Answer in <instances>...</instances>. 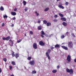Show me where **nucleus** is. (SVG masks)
<instances>
[{"mask_svg":"<svg viewBox=\"0 0 76 76\" xmlns=\"http://www.w3.org/2000/svg\"><path fill=\"white\" fill-rule=\"evenodd\" d=\"M4 18H7V16L6 15H5L4 16Z\"/></svg>","mask_w":76,"mask_h":76,"instance_id":"obj_44","label":"nucleus"},{"mask_svg":"<svg viewBox=\"0 0 76 76\" xmlns=\"http://www.w3.org/2000/svg\"><path fill=\"white\" fill-rule=\"evenodd\" d=\"M21 41H22V39H20L17 42L18 43H19V42H20Z\"/></svg>","mask_w":76,"mask_h":76,"instance_id":"obj_37","label":"nucleus"},{"mask_svg":"<svg viewBox=\"0 0 76 76\" xmlns=\"http://www.w3.org/2000/svg\"><path fill=\"white\" fill-rule=\"evenodd\" d=\"M41 34L42 35H45V33H44V32L43 31H41Z\"/></svg>","mask_w":76,"mask_h":76,"instance_id":"obj_32","label":"nucleus"},{"mask_svg":"<svg viewBox=\"0 0 76 76\" xmlns=\"http://www.w3.org/2000/svg\"><path fill=\"white\" fill-rule=\"evenodd\" d=\"M11 64H13V65H16V63H15V62L14 61H12Z\"/></svg>","mask_w":76,"mask_h":76,"instance_id":"obj_24","label":"nucleus"},{"mask_svg":"<svg viewBox=\"0 0 76 76\" xmlns=\"http://www.w3.org/2000/svg\"><path fill=\"white\" fill-rule=\"evenodd\" d=\"M25 37L26 36V34H24Z\"/></svg>","mask_w":76,"mask_h":76,"instance_id":"obj_56","label":"nucleus"},{"mask_svg":"<svg viewBox=\"0 0 76 76\" xmlns=\"http://www.w3.org/2000/svg\"><path fill=\"white\" fill-rule=\"evenodd\" d=\"M14 11H15V12H16V11H17V8H15L14 10Z\"/></svg>","mask_w":76,"mask_h":76,"instance_id":"obj_45","label":"nucleus"},{"mask_svg":"<svg viewBox=\"0 0 76 76\" xmlns=\"http://www.w3.org/2000/svg\"><path fill=\"white\" fill-rule=\"evenodd\" d=\"M0 10H1V11H3L4 10V8L3 7H1L0 8Z\"/></svg>","mask_w":76,"mask_h":76,"instance_id":"obj_17","label":"nucleus"},{"mask_svg":"<svg viewBox=\"0 0 76 76\" xmlns=\"http://www.w3.org/2000/svg\"><path fill=\"white\" fill-rule=\"evenodd\" d=\"M3 61L5 62H6L7 61V59L6 58H3Z\"/></svg>","mask_w":76,"mask_h":76,"instance_id":"obj_29","label":"nucleus"},{"mask_svg":"<svg viewBox=\"0 0 76 76\" xmlns=\"http://www.w3.org/2000/svg\"><path fill=\"white\" fill-rule=\"evenodd\" d=\"M61 20H62V21H66V18L64 17V18H61Z\"/></svg>","mask_w":76,"mask_h":76,"instance_id":"obj_11","label":"nucleus"},{"mask_svg":"<svg viewBox=\"0 0 76 76\" xmlns=\"http://www.w3.org/2000/svg\"><path fill=\"white\" fill-rule=\"evenodd\" d=\"M9 42H10V46H13V44H14V42H13L12 40V39H10L9 40Z\"/></svg>","mask_w":76,"mask_h":76,"instance_id":"obj_6","label":"nucleus"},{"mask_svg":"<svg viewBox=\"0 0 76 76\" xmlns=\"http://www.w3.org/2000/svg\"><path fill=\"white\" fill-rule=\"evenodd\" d=\"M28 8L27 7H26L24 9L25 12H27V11H28Z\"/></svg>","mask_w":76,"mask_h":76,"instance_id":"obj_26","label":"nucleus"},{"mask_svg":"<svg viewBox=\"0 0 76 76\" xmlns=\"http://www.w3.org/2000/svg\"><path fill=\"white\" fill-rule=\"evenodd\" d=\"M62 48H63L65 50H68V48L67 47L65 46H61Z\"/></svg>","mask_w":76,"mask_h":76,"instance_id":"obj_13","label":"nucleus"},{"mask_svg":"<svg viewBox=\"0 0 76 76\" xmlns=\"http://www.w3.org/2000/svg\"><path fill=\"white\" fill-rule=\"evenodd\" d=\"M66 70L67 72V73H69L70 74H72V73H73V71L72 69H71L70 70L69 69L67 68Z\"/></svg>","mask_w":76,"mask_h":76,"instance_id":"obj_1","label":"nucleus"},{"mask_svg":"<svg viewBox=\"0 0 76 76\" xmlns=\"http://www.w3.org/2000/svg\"><path fill=\"white\" fill-rule=\"evenodd\" d=\"M37 73V72L35 71H33L31 73L32 74H35V73Z\"/></svg>","mask_w":76,"mask_h":76,"instance_id":"obj_28","label":"nucleus"},{"mask_svg":"<svg viewBox=\"0 0 76 76\" xmlns=\"http://www.w3.org/2000/svg\"><path fill=\"white\" fill-rule=\"evenodd\" d=\"M58 7H59V8L62 9H64V7L62 6V5H58Z\"/></svg>","mask_w":76,"mask_h":76,"instance_id":"obj_15","label":"nucleus"},{"mask_svg":"<svg viewBox=\"0 0 76 76\" xmlns=\"http://www.w3.org/2000/svg\"><path fill=\"white\" fill-rule=\"evenodd\" d=\"M47 52H48V53H51V50L50 49H48Z\"/></svg>","mask_w":76,"mask_h":76,"instance_id":"obj_34","label":"nucleus"},{"mask_svg":"<svg viewBox=\"0 0 76 76\" xmlns=\"http://www.w3.org/2000/svg\"><path fill=\"white\" fill-rule=\"evenodd\" d=\"M49 10V8H47L46 9H45L44 10L45 12H47V11H48Z\"/></svg>","mask_w":76,"mask_h":76,"instance_id":"obj_25","label":"nucleus"},{"mask_svg":"<svg viewBox=\"0 0 76 76\" xmlns=\"http://www.w3.org/2000/svg\"><path fill=\"white\" fill-rule=\"evenodd\" d=\"M11 15H12V16H15V15H16V13L15 12H11Z\"/></svg>","mask_w":76,"mask_h":76,"instance_id":"obj_10","label":"nucleus"},{"mask_svg":"<svg viewBox=\"0 0 76 76\" xmlns=\"http://www.w3.org/2000/svg\"><path fill=\"white\" fill-rule=\"evenodd\" d=\"M55 48H59L60 45L58 44L56 45L55 46Z\"/></svg>","mask_w":76,"mask_h":76,"instance_id":"obj_20","label":"nucleus"},{"mask_svg":"<svg viewBox=\"0 0 76 76\" xmlns=\"http://www.w3.org/2000/svg\"><path fill=\"white\" fill-rule=\"evenodd\" d=\"M29 63L30 64H31V66H33V65H34L35 64V61H34V60L30 61Z\"/></svg>","mask_w":76,"mask_h":76,"instance_id":"obj_5","label":"nucleus"},{"mask_svg":"<svg viewBox=\"0 0 76 76\" xmlns=\"http://www.w3.org/2000/svg\"><path fill=\"white\" fill-rule=\"evenodd\" d=\"M30 34H31V35H33V34H34V33H33V32H32V31H30Z\"/></svg>","mask_w":76,"mask_h":76,"instance_id":"obj_36","label":"nucleus"},{"mask_svg":"<svg viewBox=\"0 0 76 76\" xmlns=\"http://www.w3.org/2000/svg\"><path fill=\"white\" fill-rule=\"evenodd\" d=\"M62 25H63L64 26H67V23L65 22H63L62 23Z\"/></svg>","mask_w":76,"mask_h":76,"instance_id":"obj_14","label":"nucleus"},{"mask_svg":"<svg viewBox=\"0 0 76 76\" xmlns=\"http://www.w3.org/2000/svg\"><path fill=\"white\" fill-rule=\"evenodd\" d=\"M74 61L75 62V63H76V59H74Z\"/></svg>","mask_w":76,"mask_h":76,"instance_id":"obj_54","label":"nucleus"},{"mask_svg":"<svg viewBox=\"0 0 76 76\" xmlns=\"http://www.w3.org/2000/svg\"><path fill=\"white\" fill-rule=\"evenodd\" d=\"M1 72V69L0 68V73Z\"/></svg>","mask_w":76,"mask_h":76,"instance_id":"obj_53","label":"nucleus"},{"mask_svg":"<svg viewBox=\"0 0 76 76\" xmlns=\"http://www.w3.org/2000/svg\"><path fill=\"white\" fill-rule=\"evenodd\" d=\"M53 20L55 22H57V21H58L56 19H54Z\"/></svg>","mask_w":76,"mask_h":76,"instance_id":"obj_35","label":"nucleus"},{"mask_svg":"<svg viewBox=\"0 0 76 76\" xmlns=\"http://www.w3.org/2000/svg\"><path fill=\"white\" fill-rule=\"evenodd\" d=\"M39 45L41 46H44L45 45V44L42 41H40L39 42Z\"/></svg>","mask_w":76,"mask_h":76,"instance_id":"obj_7","label":"nucleus"},{"mask_svg":"<svg viewBox=\"0 0 76 76\" xmlns=\"http://www.w3.org/2000/svg\"><path fill=\"white\" fill-rule=\"evenodd\" d=\"M64 37H65V36H64V35H62L61 36V39H63L64 38Z\"/></svg>","mask_w":76,"mask_h":76,"instance_id":"obj_33","label":"nucleus"},{"mask_svg":"<svg viewBox=\"0 0 76 76\" xmlns=\"http://www.w3.org/2000/svg\"><path fill=\"white\" fill-rule=\"evenodd\" d=\"M4 26V23H2V25H1V26Z\"/></svg>","mask_w":76,"mask_h":76,"instance_id":"obj_46","label":"nucleus"},{"mask_svg":"<svg viewBox=\"0 0 76 76\" xmlns=\"http://www.w3.org/2000/svg\"><path fill=\"white\" fill-rule=\"evenodd\" d=\"M59 5L62 6V3H61V2H59Z\"/></svg>","mask_w":76,"mask_h":76,"instance_id":"obj_47","label":"nucleus"},{"mask_svg":"<svg viewBox=\"0 0 76 76\" xmlns=\"http://www.w3.org/2000/svg\"><path fill=\"white\" fill-rule=\"evenodd\" d=\"M43 22L44 23V24H46V23H47V21L45 20H43Z\"/></svg>","mask_w":76,"mask_h":76,"instance_id":"obj_27","label":"nucleus"},{"mask_svg":"<svg viewBox=\"0 0 76 76\" xmlns=\"http://www.w3.org/2000/svg\"><path fill=\"white\" fill-rule=\"evenodd\" d=\"M9 67H10V70H11L12 69V68H13V66H9Z\"/></svg>","mask_w":76,"mask_h":76,"instance_id":"obj_30","label":"nucleus"},{"mask_svg":"<svg viewBox=\"0 0 76 76\" xmlns=\"http://www.w3.org/2000/svg\"><path fill=\"white\" fill-rule=\"evenodd\" d=\"M69 4V2H66L65 3V5L66 6H67V5H68V4Z\"/></svg>","mask_w":76,"mask_h":76,"instance_id":"obj_40","label":"nucleus"},{"mask_svg":"<svg viewBox=\"0 0 76 76\" xmlns=\"http://www.w3.org/2000/svg\"><path fill=\"white\" fill-rule=\"evenodd\" d=\"M37 22L38 23H40L41 22L40 21V20H38Z\"/></svg>","mask_w":76,"mask_h":76,"instance_id":"obj_52","label":"nucleus"},{"mask_svg":"<svg viewBox=\"0 0 76 76\" xmlns=\"http://www.w3.org/2000/svg\"><path fill=\"white\" fill-rule=\"evenodd\" d=\"M54 48L53 46H51V47H50V49L51 50H53V49H54Z\"/></svg>","mask_w":76,"mask_h":76,"instance_id":"obj_43","label":"nucleus"},{"mask_svg":"<svg viewBox=\"0 0 76 76\" xmlns=\"http://www.w3.org/2000/svg\"><path fill=\"white\" fill-rule=\"evenodd\" d=\"M57 1H60V0H56Z\"/></svg>","mask_w":76,"mask_h":76,"instance_id":"obj_58","label":"nucleus"},{"mask_svg":"<svg viewBox=\"0 0 76 76\" xmlns=\"http://www.w3.org/2000/svg\"><path fill=\"white\" fill-rule=\"evenodd\" d=\"M28 60H30L31 59V57H28V58H27Z\"/></svg>","mask_w":76,"mask_h":76,"instance_id":"obj_38","label":"nucleus"},{"mask_svg":"<svg viewBox=\"0 0 76 76\" xmlns=\"http://www.w3.org/2000/svg\"><path fill=\"white\" fill-rule=\"evenodd\" d=\"M11 26V27H13V26H14V24H12Z\"/></svg>","mask_w":76,"mask_h":76,"instance_id":"obj_49","label":"nucleus"},{"mask_svg":"<svg viewBox=\"0 0 76 76\" xmlns=\"http://www.w3.org/2000/svg\"><path fill=\"white\" fill-rule=\"evenodd\" d=\"M10 76H14V75H10Z\"/></svg>","mask_w":76,"mask_h":76,"instance_id":"obj_57","label":"nucleus"},{"mask_svg":"<svg viewBox=\"0 0 76 76\" xmlns=\"http://www.w3.org/2000/svg\"><path fill=\"white\" fill-rule=\"evenodd\" d=\"M66 60L69 62H70L71 61V56L69 55H68L67 56Z\"/></svg>","mask_w":76,"mask_h":76,"instance_id":"obj_4","label":"nucleus"},{"mask_svg":"<svg viewBox=\"0 0 76 76\" xmlns=\"http://www.w3.org/2000/svg\"><path fill=\"white\" fill-rule=\"evenodd\" d=\"M68 46L70 48H73V44L72 42H69L68 43Z\"/></svg>","mask_w":76,"mask_h":76,"instance_id":"obj_2","label":"nucleus"},{"mask_svg":"<svg viewBox=\"0 0 76 76\" xmlns=\"http://www.w3.org/2000/svg\"><path fill=\"white\" fill-rule=\"evenodd\" d=\"M59 16H60L61 17H64V15L61 14V13H59Z\"/></svg>","mask_w":76,"mask_h":76,"instance_id":"obj_22","label":"nucleus"},{"mask_svg":"<svg viewBox=\"0 0 76 76\" xmlns=\"http://www.w3.org/2000/svg\"><path fill=\"white\" fill-rule=\"evenodd\" d=\"M46 56L48 57V60H50V59L51 58H50V56H49V54H48V52H46Z\"/></svg>","mask_w":76,"mask_h":76,"instance_id":"obj_9","label":"nucleus"},{"mask_svg":"<svg viewBox=\"0 0 76 76\" xmlns=\"http://www.w3.org/2000/svg\"><path fill=\"white\" fill-rule=\"evenodd\" d=\"M41 35V37H42V38H44V36L42 34V35Z\"/></svg>","mask_w":76,"mask_h":76,"instance_id":"obj_48","label":"nucleus"},{"mask_svg":"<svg viewBox=\"0 0 76 76\" xmlns=\"http://www.w3.org/2000/svg\"><path fill=\"white\" fill-rule=\"evenodd\" d=\"M57 72V70H53L52 71L53 73H56Z\"/></svg>","mask_w":76,"mask_h":76,"instance_id":"obj_31","label":"nucleus"},{"mask_svg":"<svg viewBox=\"0 0 76 76\" xmlns=\"http://www.w3.org/2000/svg\"><path fill=\"white\" fill-rule=\"evenodd\" d=\"M72 35V36H73V37H74V38H75V35L73 33H72L71 34Z\"/></svg>","mask_w":76,"mask_h":76,"instance_id":"obj_39","label":"nucleus"},{"mask_svg":"<svg viewBox=\"0 0 76 76\" xmlns=\"http://www.w3.org/2000/svg\"><path fill=\"white\" fill-rule=\"evenodd\" d=\"M35 14L36 15V16H38L39 15V13H38V12H37V11H35Z\"/></svg>","mask_w":76,"mask_h":76,"instance_id":"obj_19","label":"nucleus"},{"mask_svg":"<svg viewBox=\"0 0 76 76\" xmlns=\"http://www.w3.org/2000/svg\"><path fill=\"white\" fill-rule=\"evenodd\" d=\"M44 35L45 36V37H48V34H45Z\"/></svg>","mask_w":76,"mask_h":76,"instance_id":"obj_42","label":"nucleus"},{"mask_svg":"<svg viewBox=\"0 0 76 76\" xmlns=\"http://www.w3.org/2000/svg\"><path fill=\"white\" fill-rule=\"evenodd\" d=\"M12 19L13 20H15V19H16V18L15 17H14Z\"/></svg>","mask_w":76,"mask_h":76,"instance_id":"obj_50","label":"nucleus"},{"mask_svg":"<svg viewBox=\"0 0 76 76\" xmlns=\"http://www.w3.org/2000/svg\"><path fill=\"white\" fill-rule=\"evenodd\" d=\"M10 39V36H8L7 37H3L2 38L3 40H6V41H9Z\"/></svg>","mask_w":76,"mask_h":76,"instance_id":"obj_3","label":"nucleus"},{"mask_svg":"<svg viewBox=\"0 0 76 76\" xmlns=\"http://www.w3.org/2000/svg\"><path fill=\"white\" fill-rule=\"evenodd\" d=\"M51 23L50 22L48 23H47V26H50V25H51Z\"/></svg>","mask_w":76,"mask_h":76,"instance_id":"obj_23","label":"nucleus"},{"mask_svg":"<svg viewBox=\"0 0 76 76\" xmlns=\"http://www.w3.org/2000/svg\"><path fill=\"white\" fill-rule=\"evenodd\" d=\"M12 57H15V52H14L12 51Z\"/></svg>","mask_w":76,"mask_h":76,"instance_id":"obj_16","label":"nucleus"},{"mask_svg":"<svg viewBox=\"0 0 76 76\" xmlns=\"http://www.w3.org/2000/svg\"><path fill=\"white\" fill-rule=\"evenodd\" d=\"M23 3L24 6H25L26 4V2L25 1H23Z\"/></svg>","mask_w":76,"mask_h":76,"instance_id":"obj_21","label":"nucleus"},{"mask_svg":"<svg viewBox=\"0 0 76 76\" xmlns=\"http://www.w3.org/2000/svg\"><path fill=\"white\" fill-rule=\"evenodd\" d=\"M57 69H59L60 68V66L59 65L57 66Z\"/></svg>","mask_w":76,"mask_h":76,"instance_id":"obj_51","label":"nucleus"},{"mask_svg":"<svg viewBox=\"0 0 76 76\" xmlns=\"http://www.w3.org/2000/svg\"><path fill=\"white\" fill-rule=\"evenodd\" d=\"M57 17H58V15H55L54 16V18H56Z\"/></svg>","mask_w":76,"mask_h":76,"instance_id":"obj_41","label":"nucleus"},{"mask_svg":"<svg viewBox=\"0 0 76 76\" xmlns=\"http://www.w3.org/2000/svg\"><path fill=\"white\" fill-rule=\"evenodd\" d=\"M15 57L16 58H18L19 57V54L18 53H16L15 54Z\"/></svg>","mask_w":76,"mask_h":76,"instance_id":"obj_12","label":"nucleus"},{"mask_svg":"<svg viewBox=\"0 0 76 76\" xmlns=\"http://www.w3.org/2000/svg\"><path fill=\"white\" fill-rule=\"evenodd\" d=\"M33 47L34 49H37V43H34L33 45Z\"/></svg>","mask_w":76,"mask_h":76,"instance_id":"obj_8","label":"nucleus"},{"mask_svg":"<svg viewBox=\"0 0 76 76\" xmlns=\"http://www.w3.org/2000/svg\"><path fill=\"white\" fill-rule=\"evenodd\" d=\"M38 30H41V29H42V28L41 27V26H39L37 28Z\"/></svg>","mask_w":76,"mask_h":76,"instance_id":"obj_18","label":"nucleus"},{"mask_svg":"<svg viewBox=\"0 0 76 76\" xmlns=\"http://www.w3.org/2000/svg\"><path fill=\"white\" fill-rule=\"evenodd\" d=\"M69 32H67L66 33V34H69Z\"/></svg>","mask_w":76,"mask_h":76,"instance_id":"obj_55","label":"nucleus"}]
</instances>
